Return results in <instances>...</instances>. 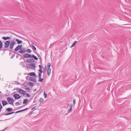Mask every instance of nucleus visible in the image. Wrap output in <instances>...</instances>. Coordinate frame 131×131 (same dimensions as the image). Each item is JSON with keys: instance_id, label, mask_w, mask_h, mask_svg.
<instances>
[{"instance_id": "1", "label": "nucleus", "mask_w": 131, "mask_h": 131, "mask_svg": "<svg viewBox=\"0 0 131 131\" xmlns=\"http://www.w3.org/2000/svg\"><path fill=\"white\" fill-rule=\"evenodd\" d=\"M7 100L9 103L11 105H13L14 103L13 99L10 97H7Z\"/></svg>"}, {"instance_id": "2", "label": "nucleus", "mask_w": 131, "mask_h": 131, "mask_svg": "<svg viewBox=\"0 0 131 131\" xmlns=\"http://www.w3.org/2000/svg\"><path fill=\"white\" fill-rule=\"evenodd\" d=\"M15 43V42L14 41H12L10 43V49H12L13 48Z\"/></svg>"}, {"instance_id": "3", "label": "nucleus", "mask_w": 131, "mask_h": 131, "mask_svg": "<svg viewBox=\"0 0 131 131\" xmlns=\"http://www.w3.org/2000/svg\"><path fill=\"white\" fill-rule=\"evenodd\" d=\"M18 92L20 94L23 95H25L26 94V92L21 89H20L18 91Z\"/></svg>"}, {"instance_id": "4", "label": "nucleus", "mask_w": 131, "mask_h": 131, "mask_svg": "<svg viewBox=\"0 0 131 131\" xmlns=\"http://www.w3.org/2000/svg\"><path fill=\"white\" fill-rule=\"evenodd\" d=\"M10 42L9 41H7L4 43V47L5 48L8 47L10 44Z\"/></svg>"}, {"instance_id": "5", "label": "nucleus", "mask_w": 131, "mask_h": 131, "mask_svg": "<svg viewBox=\"0 0 131 131\" xmlns=\"http://www.w3.org/2000/svg\"><path fill=\"white\" fill-rule=\"evenodd\" d=\"M13 97L16 99H18L20 98L21 96L18 94H15L14 95Z\"/></svg>"}, {"instance_id": "6", "label": "nucleus", "mask_w": 131, "mask_h": 131, "mask_svg": "<svg viewBox=\"0 0 131 131\" xmlns=\"http://www.w3.org/2000/svg\"><path fill=\"white\" fill-rule=\"evenodd\" d=\"M29 66L31 69H35V64H29Z\"/></svg>"}, {"instance_id": "7", "label": "nucleus", "mask_w": 131, "mask_h": 131, "mask_svg": "<svg viewBox=\"0 0 131 131\" xmlns=\"http://www.w3.org/2000/svg\"><path fill=\"white\" fill-rule=\"evenodd\" d=\"M24 57L25 58H29L31 57L32 56L26 53L24 54Z\"/></svg>"}, {"instance_id": "8", "label": "nucleus", "mask_w": 131, "mask_h": 131, "mask_svg": "<svg viewBox=\"0 0 131 131\" xmlns=\"http://www.w3.org/2000/svg\"><path fill=\"white\" fill-rule=\"evenodd\" d=\"M2 105L3 106H5L8 104V103L5 100H2Z\"/></svg>"}, {"instance_id": "9", "label": "nucleus", "mask_w": 131, "mask_h": 131, "mask_svg": "<svg viewBox=\"0 0 131 131\" xmlns=\"http://www.w3.org/2000/svg\"><path fill=\"white\" fill-rule=\"evenodd\" d=\"M26 61L28 63H32L34 62L33 59H28L26 60Z\"/></svg>"}, {"instance_id": "10", "label": "nucleus", "mask_w": 131, "mask_h": 131, "mask_svg": "<svg viewBox=\"0 0 131 131\" xmlns=\"http://www.w3.org/2000/svg\"><path fill=\"white\" fill-rule=\"evenodd\" d=\"M73 105L71 103L69 104L68 105V106L70 108V109L68 110V112H70L72 110V107Z\"/></svg>"}, {"instance_id": "11", "label": "nucleus", "mask_w": 131, "mask_h": 131, "mask_svg": "<svg viewBox=\"0 0 131 131\" xmlns=\"http://www.w3.org/2000/svg\"><path fill=\"white\" fill-rule=\"evenodd\" d=\"M22 46H21L18 45L14 49V50L15 51H17L19 50H20Z\"/></svg>"}, {"instance_id": "12", "label": "nucleus", "mask_w": 131, "mask_h": 131, "mask_svg": "<svg viewBox=\"0 0 131 131\" xmlns=\"http://www.w3.org/2000/svg\"><path fill=\"white\" fill-rule=\"evenodd\" d=\"M29 80L30 81L33 82H35L36 81L35 78L33 77H30L29 78Z\"/></svg>"}, {"instance_id": "13", "label": "nucleus", "mask_w": 131, "mask_h": 131, "mask_svg": "<svg viewBox=\"0 0 131 131\" xmlns=\"http://www.w3.org/2000/svg\"><path fill=\"white\" fill-rule=\"evenodd\" d=\"M26 50L23 49H20L19 51V52L21 53H23L26 52Z\"/></svg>"}, {"instance_id": "14", "label": "nucleus", "mask_w": 131, "mask_h": 131, "mask_svg": "<svg viewBox=\"0 0 131 131\" xmlns=\"http://www.w3.org/2000/svg\"><path fill=\"white\" fill-rule=\"evenodd\" d=\"M47 74L48 76H49L51 74V69L50 68H48L47 70Z\"/></svg>"}, {"instance_id": "15", "label": "nucleus", "mask_w": 131, "mask_h": 131, "mask_svg": "<svg viewBox=\"0 0 131 131\" xmlns=\"http://www.w3.org/2000/svg\"><path fill=\"white\" fill-rule=\"evenodd\" d=\"M15 41L17 42L18 44H20L22 42V41L21 40H20L18 39H16Z\"/></svg>"}, {"instance_id": "16", "label": "nucleus", "mask_w": 131, "mask_h": 131, "mask_svg": "<svg viewBox=\"0 0 131 131\" xmlns=\"http://www.w3.org/2000/svg\"><path fill=\"white\" fill-rule=\"evenodd\" d=\"M29 74L30 75L32 76H35L36 75L35 73L33 72L29 73Z\"/></svg>"}, {"instance_id": "17", "label": "nucleus", "mask_w": 131, "mask_h": 131, "mask_svg": "<svg viewBox=\"0 0 131 131\" xmlns=\"http://www.w3.org/2000/svg\"><path fill=\"white\" fill-rule=\"evenodd\" d=\"M2 39L4 40H6L7 39H9L10 37H3Z\"/></svg>"}, {"instance_id": "18", "label": "nucleus", "mask_w": 131, "mask_h": 131, "mask_svg": "<svg viewBox=\"0 0 131 131\" xmlns=\"http://www.w3.org/2000/svg\"><path fill=\"white\" fill-rule=\"evenodd\" d=\"M27 84L28 85L31 86H34V84L33 83L31 82H29Z\"/></svg>"}, {"instance_id": "19", "label": "nucleus", "mask_w": 131, "mask_h": 131, "mask_svg": "<svg viewBox=\"0 0 131 131\" xmlns=\"http://www.w3.org/2000/svg\"><path fill=\"white\" fill-rule=\"evenodd\" d=\"M28 100L27 99H25L24 100V101L23 102V103L24 104H25L26 103L28 102Z\"/></svg>"}, {"instance_id": "20", "label": "nucleus", "mask_w": 131, "mask_h": 131, "mask_svg": "<svg viewBox=\"0 0 131 131\" xmlns=\"http://www.w3.org/2000/svg\"><path fill=\"white\" fill-rule=\"evenodd\" d=\"M12 110V108H8L6 109V111L8 112L11 111Z\"/></svg>"}, {"instance_id": "21", "label": "nucleus", "mask_w": 131, "mask_h": 131, "mask_svg": "<svg viewBox=\"0 0 131 131\" xmlns=\"http://www.w3.org/2000/svg\"><path fill=\"white\" fill-rule=\"evenodd\" d=\"M32 56L35 60H37L38 59V58L34 55H32Z\"/></svg>"}, {"instance_id": "22", "label": "nucleus", "mask_w": 131, "mask_h": 131, "mask_svg": "<svg viewBox=\"0 0 131 131\" xmlns=\"http://www.w3.org/2000/svg\"><path fill=\"white\" fill-rule=\"evenodd\" d=\"M3 106L2 104L0 103V112H1L3 108Z\"/></svg>"}, {"instance_id": "23", "label": "nucleus", "mask_w": 131, "mask_h": 131, "mask_svg": "<svg viewBox=\"0 0 131 131\" xmlns=\"http://www.w3.org/2000/svg\"><path fill=\"white\" fill-rule=\"evenodd\" d=\"M28 109V108H26L25 109H24L22 110H20V111H17V113L19 112H22V111H23L26 110H27Z\"/></svg>"}, {"instance_id": "24", "label": "nucleus", "mask_w": 131, "mask_h": 131, "mask_svg": "<svg viewBox=\"0 0 131 131\" xmlns=\"http://www.w3.org/2000/svg\"><path fill=\"white\" fill-rule=\"evenodd\" d=\"M77 41H75L74 42V43H73V44L71 46V47H73L75 45V44H76L77 43Z\"/></svg>"}, {"instance_id": "25", "label": "nucleus", "mask_w": 131, "mask_h": 131, "mask_svg": "<svg viewBox=\"0 0 131 131\" xmlns=\"http://www.w3.org/2000/svg\"><path fill=\"white\" fill-rule=\"evenodd\" d=\"M51 66V64L50 63H48L47 64V66L48 67V68H50V67Z\"/></svg>"}, {"instance_id": "26", "label": "nucleus", "mask_w": 131, "mask_h": 131, "mask_svg": "<svg viewBox=\"0 0 131 131\" xmlns=\"http://www.w3.org/2000/svg\"><path fill=\"white\" fill-rule=\"evenodd\" d=\"M3 44L1 41H0V49L2 47Z\"/></svg>"}, {"instance_id": "27", "label": "nucleus", "mask_w": 131, "mask_h": 131, "mask_svg": "<svg viewBox=\"0 0 131 131\" xmlns=\"http://www.w3.org/2000/svg\"><path fill=\"white\" fill-rule=\"evenodd\" d=\"M39 71V73H42L43 72H42V69H40L39 70H38Z\"/></svg>"}, {"instance_id": "28", "label": "nucleus", "mask_w": 131, "mask_h": 131, "mask_svg": "<svg viewBox=\"0 0 131 131\" xmlns=\"http://www.w3.org/2000/svg\"><path fill=\"white\" fill-rule=\"evenodd\" d=\"M43 79L40 78H39V81L40 82H42L43 81Z\"/></svg>"}, {"instance_id": "29", "label": "nucleus", "mask_w": 131, "mask_h": 131, "mask_svg": "<svg viewBox=\"0 0 131 131\" xmlns=\"http://www.w3.org/2000/svg\"><path fill=\"white\" fill-rule=\"evenodd\" d=\"M26 51L28 52L29 53H30L31 52V50L29 49H27Z\"/></svg>"}, {"instance_id": "30", "label": "nucleus", "mask_w": 131, "mask_h": 131, "mask_svg": "<svg viewBox=\"0 0 131 131\" xmlns=\"http://www.w3.org/2000/svg\"><path fill=\"white\" fill-rule=\"evenodd\" d=\"M14 113V112L10 113H8L7 114H5V115H10V114H13Z\"/></svg>"}, {"instance_id": "31", "label": "nucleus", "mask_w": 131, "mask_h": 131, "mask_svg": "<svg viewBox=\"0 0 131 131\" xmlns=\"http://www.w3.org/2000/svg\"><path fill=\"white\" fill-rule=\"evenodd\" d=\"M38 74H39V78H41V73H39Z\"/></svg>"}, {"instance_id": "32", "label": "nucleus", "mask_w": 131, "mask_h": 131, "mask_svg": "<svg viewBox=\"0 0 131 131\" xmlns=\"http://www.w3.org/2000/svg\"><path fill=\"white\" fill-rule=\"evenodd\" d=\"M20 105V104L19 103V102H17L15 103V105L16 106L19 105Z\"/></svg>"}, {"instance_id": "33", "label": "nucleus", "mask_w": 131, "mask_h": 131, "mask_svg": "<svg viewBox=\"0 0 131 131\" xmlns=\"http://www.w3.org/2000/svg\"><path fill=\"white\" fill-rule=\"evenodd\" d=\"M43 99L42 98H41L40 100V102H42L43 101Z\"/></svg>"}, {"instance_id": "34", "label": "nucleus", "mask_w": 131, "mask_h": 131, "mask_svg": "<svg viewBox=\"0 0 131 131\" xmlns=\"http://www.w3.org/2000/svg\"><path fill=\"white\" fill-rule=\"evenodd\" d=\"M44 95H45V98H46L47 97V94H46L44 92Z\"/></svg>"}, {"instance_id": "35", "label": "nucleus", "mask_w": 131, "mask_h": 131, "mask_svg": "<svg viewBox=\"0 0 131 131\" xmlns=\"http://www.w3.org/2000/svg\"><path fill=\"white\" fill-rule=\"evenodd\" d=\"M26 95L28 97H30V95L29 94H27Z\"/></svg>"}, {"instance_id": "36", "label": "nucleus", "mask_w": 131, "mask_h": 131, "mask_svg": "<svg viewBox=\"0 0 131 131\" xmlns=\"http://www.w3.org/2000/svg\"><path fill=\"white\" fill-rule=\"evenodd\" d=\"M39 67L40 68V69H42L41 66V65H39Z\"/></svg>"}, {"instance_id": "37", "label": "nucleus", "mask_w": 131, "mask_h": 131, "mask_svg": "<svg viewBox=\"0 0 131 131\" xmlns=\"http://www.w3.org/2000/svg\"><path fill=\"white\" fill-rule=\"evenodd\" d=\"M73 104L74 105H75V100H73Z\"/></svg>"}, {"instance_id": "38", "label": "nucleus", "mask_w": 131, "mask_h": 131, "mask_svg": "<svg viewBox=\"0 0 131 131\" xmlns=\"http://www.w3.org/2000/svg\"><path fill=\"white\" fill-rule=\"evenodd\" d=\"M25 89L26 90H30V89L29 88H26V89Z\"/></svg>"}, {"instance_id": "39", "label": "nucleus", "mask_w": 131, "mask_h": 131, "mask_svg": "<svg viewBox=\"0 0 131 131\" xmlns=\"http://www.w3.org/2000/svg\"><path fill=\"white\" fill-rule=\"evenodd\" d=\"M31 46H32L33 47H34V44L33 43H32L31 44Z\"/></svg>"}, {"instance_id": "40", "label": "nucleus", "mask_w": 131, "mask_h": 131, "mask_svg": "<svg viewBox=\"0 0 131 131\" xmlns=\"http://www.w3.org/2000/svg\"><path fill=\"white\" fill-rule=\"evenodd\" d=\"M34 48V49L35 50H36V47L34 46V47H33Z\"/></svg>"}, {"instance_id": "41", "label": "nucleus", "mask_w": 131, "mask_h": 131, "mask_svg": "<svg viewBox=\"0 0 131 131\" xmlns=\"http://www.w3.org/2000/svg\"><path fill=\"white\" fill-rule=\"evenodd\" d=\"M35 107H34L33 108H32V110H33V109H34V108H35Z\"/></svg>"}, {"instance_id": "42", "label": "nucleus", "mask_w": 131, "mask_h": 131, "mask_svg": "<svg viewBox=\"0 0 131 131\" xmlns=\"http://www.w3.org/2000/svg\"><path fill=\"white\" fill-rule=\"evenodd\" d=\"M26 85H25V86H24V87H26Z\"/></svg>"}]
</instances>
